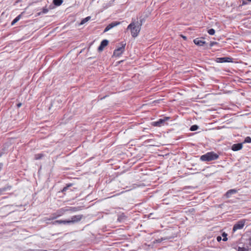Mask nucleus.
<instances>
[{"label":"nucleus","mask_w":251,"mask_h":251,"mask_svg":"<svg viewBox=\"0 0 251 251\" xmlns=\"http://www.w3.org/2000/svg\"><path fill=\"white\" fill-rule=\"evenodd\" d=\"M82 215H77L73 216L71 218V219L68 220L69 224H73L79 222L82 218Z\"/></svg>","instance_id":"423d86ee"},{"label":"nucleus","mask_w":251,"mask_h":251,"mask_svg":"<svg viewBox=\"0 0 251 251\" xmlns=\"http://www.w3.org/2000/svg\"><path fill=\"white\" fill-rule=\"evenodd\" d=\"M249 245L251 247V238H250L248 240Z\"/></svg>","instance_id":"c756f323"},{"label":"nucleus","mask_w":251,"mask_h":251,"mask_svg":"<svg viewBox=\"0 0 251 251\" xmlns=\"http://www.w3.org/2000/svg\"><path fill=\"white\" fill-rule=\"evenodd\" d=\"M215 31L214 29L211 28L208 30V33L210 35H214L215 34Z\"/></svg>","instance_id":"5701e85b"},{"label":"nucleus","mask_w":251,"mask_h":251,"mask_svg":"<svg viewBox=\"0 0 251 251\" xmlns=\"http://www.w3.org/2000/svg\"><path fill=\"white\" fill-rule=\"evenodd\" d=\"M199 126L196 125H193L192 126H191L189 130H190L191 131H195L197 130L199 128Z\"/></svg>","instance_id":"aec40b11"},{"label":"nucleus","mask_w":251,"mask_h":251,"mask_svg":"<svg viewBox=\"0 0 251 251\" xmlns=\"http://www.w3.org/2000/svg\"><path fill=\"white\" fill-rule=\"evenodd\" d=\"M217 44L216 42H211L210 44V47H212L214 44Z\"/></svg>","instance_id":"cd10ccee"},{"label":"nucleus","mask_w":251,"mask_h":251,"mask_svg":"<svg viewBox=\"0 0 251 251\" xmlns=\"http://www.w3.org/2000/svg\"><path fill=\"white\" fill-rule=\"evenodd\" d=\"M145 20L144 18L141 19L140 20V21H136V24H137L138 25H140V26L141 27V26L144 23Z\"/></svg>","instance_id":"412c9836"},{"label":"nucleus","mask_w":251,"mask_h":251,"mask_svg":"<svg viewBox=\"0 0 251 251\" xmlns=\"http://www.w3.org/2000/svg\"><path fill=\"white\" fill-rule=\"evenodd\" d=\"M21 18V14H20L17 17H16L12 22L11 25H14L15 23L18 22Z\"/></svg>","instance_id":"4468645a"},{"label":"nucleus","mask_w":251,"mask_h":251,"mask_svg":"<svg viewBox=\"0 0 251 251\" xmlns=\"http://www.w3.org/2000/svg\"><path fill=\"white\" fill-rule=\"evenodd\" d=\"M180 36H181V37H182L184 40H186V39H187V37H186V36H183V35H181Z\"/></svg>","instance_id":"7c9ffc66"},{"label":"nucleus","mask_w":251,"mask_h":251,"mask_svg":"<svg viewBox=\"0 0 251 251\" xmlns=\"http://www.w3.org/2000/svg\"><path fill=\"white\" fill-rule=\"evenodd\" d=\"M44 156V155L43 153L36 154L34 156V159L35 160H39L41 159Z\"/></svg>","instance_id":"f3484780"},{"label":"nucleus","mask_w":251,"mask_h":251,"mask_svg":"<svg viewBox=\"0 0 251 251\" xmlns=\"http://www.w3.org/2000/svg\"><path fill=\"white\" fill-rule=\"evenodd\" d=\"M237 251H251V250L249 249L248 248L239 247L237 249Z\"/></svg>","instance_id":"a211bd4d"},{"label":"nucleus","mask_w":251,"mask_h":251,"mask_svg":"<svg viewBox=\"0 0 251 251\" xmlns=\"http://www.w3.org/2000/svg\"><path fill=\"white\" fill-rule=\"evenodd\" d=\"M7 190L6 187L0 188V195L3 194V193Z\"/></svg>","instance_id":"393cba45"},{"label":"nucleus","mask_w":251,"mask_h":251,"mask_svg":"<svg viewBox=\"0 0 251 251\" xmlns=\"http://www.w3.org/2000/svg\"><path fill=\"white\" fill-rule=\"evenodd\" d=\"M193 210H194V208H192V209L189 210V212H190V211H193Z\"/></svg>","instance_id":"c9c22d12"},{"label":"nucleus","mask_w":251,"mask_h":251,"mask_svg":"<svg viewBox=\"0 0 251 251\" xmlns=\"http://www.w3.org/2000/svg\"><path fill=\"white\" fill-rule=\"evenodd\" d=\"M221 240H222V238H221V236H218V237H217V240L218 241H220Z\"/></svg>","instance_id":"c85d7f7f"},{"label":"nucleus","mask_w":251,"mask_h":251,"mask_svg":"<svg viewBox=\"0 0 251 251\" xmlns=\"http://www.w3.org/2000/svg\"><path fill=\"white\" fill-rule=\"evenodd\" d=\"M245 220H241L237 222L236 224H234L233 227V231L235 232L238 229H241L243 228L245 226Z\"/></svg>","instance_id":"39448f33"},{"label":"nucleus","mask_w":251,"mask_h":251,"mask_svg":"<svg viewBox=\"0 0 251 251\" xmlns=\"http://www.w3.org/2000/svg\"><path fill=\"white\" fill-rule=\"evenodd\" d=\"M126 43L124 42H122L121 43V47L117 48L114 50L113 52V55L115 56H120L125 51V47Z\"/></svg>","instance_id":"7ed1b4c3"},{"label":"nucleus","mask_w":251,"mask_h":251,"mask_svg":"<svg viewBox=\"0 0 251 251\" xmlns=\"http://www.w3.org/2000/svg\"><path fill=\"white\" fill-rule=\"evenodd\" d=\"M108 44V41L107 40H106V39L103 40L101 42L98 48V50L99 51H101L103 50L104 47H106V46H107Z\"/></svg>","instance_id":"1a4fd4ad"},{"label":"nucleus","mask_w":251,"mask_h":251,"mask_svg":"<svg viewBox=\"0 0 251 251\" xmlns=\"http://www.w3.org/2000/svg\"><path fill=\"white\" fill-rule=\"evenodd\" d=\"M60 215H57V216L55 217H53L52 218V219H55L56 218H57V217H58L59 216H60Z\"/></svg>","instance_id":"f704fd0d"},{"label":"nucleus","mask_w":251,"mask_h":251,"mask_svg":"<svg viewBox=\"0 0 251 251\" xmlns=\"http://www.w3.org/2000/svg\"><path fill=\"white\" fill-rule=\"evenodd\" d=\"M3 166L2 163H0V170L2 168Z\"/></svg>","instance_id":"72a5a7b5"},{"label":"nucleus","mask_w":251,"mask_h":251,"mask_svg":"<svg viewBox=\"0 0 251 251\" xmlns=\"http://www.w3.org/2000/svg\"><path fill=\"white\" fill-rule=\"evenodd\" d=\"M54 224H69V221L68 220H56L55 221L54 223Z\"/></svg>","instance_id":"ddd939ff"},{"label":"nucleus","mask_w":251,"mask_h":251,"mask_svg":"<svg viewBox=\"0 0 251 251\" xmlns=\"http://www.w3.org/2000/svg\"><path fill=\"white\" fill-rule=\"evenodd\" d=\"M91 19V17L88 16L86 17L85 18L82 20V21L80 22V25L84 24L85 23L87 22L90 19Z\"/></svg>","instance_id":"6ab92c4d"},{"label":"nucleus","mask_w":251,"mask_h":251,"mask_svg":"<svg viewBox=\"0 0 251 251\" xmlns=\"http://www.w3.org/2000/svg\"><path fill=\"white\" fill-rule=\"evenodd\" d=\"M170 119L169 117H165L163 118L160 119L158 121L152 123V125L155 126H161L164 125L165 122Z\"/></svg>","instance_id":"20e7f679"},{"label":"nucleus","mask_w":251,"mask_h":251,"mask_svg":"<svg viewBox=\"0 0 251 251\" xmlns=\"http://www.w3.org/2000/svg\"><path fill=\"white\" fill-rule=\"evenodd\" d=\"M63 2V0H53V3L56 6L60 5Z\"/></svg>","instance_id":"2eb2a0df"},{"label":"nucleus","mask_w":251,"mask_h":251,"mask_svg":"<svg viewBox=\"0 0 251 251\" xmlns=\"http://www.w3.org/2000/svg\"><path fill=\"white\" fill-rule=\"evenodd\" d=\"M21 105H22V103H18V104H17V107H20L21 106Z\"/></svg>","instance_id":"473e14b6"},{"label":"nucleus","mask_w":251,"mask_h":251,"mask_svg":"<svg viewBox=\"0 0 251 251\" xmlns=\"http://www.w3.org/2000/svg\"><path fill=\"white\" fill-rule=\"evenodd\" d=\"M46 251V250H44V251Z\"/></svg>","instance_id":"4c0bfd02"},{"label":"nucleus","mask_w":251,"mask_h":251,"mask_svg":"<svg viewBox=\"0 0 251 251\" xmlns=\"http://www.w3.org/2000/svg\"><path fill=\"white\" fill-rule=\"evenodd\" d=\"M219 156L217 153L213 151L208 152L201 155L200 159L202 161L209 162L212 160H215L219 158Z\"/></svg>","instance_id":"f03ea898"},{"label":"nucleus","mask_w":251,"mask_h":251,"mask_svg":"<svg viewBox=\"0 0 251 251\" xmlns=\"http://www.w3.org/2000/svg\"><path fill=\"white\" fill-rule=\"evenodd\" d=\"M222 236H223V237H224V238H223V240L224 241H227V238L226 237V236H227V234H226V233H225V232L223 233H222Z\"/></svg>","instance_id":"b1692460"},{"label":"nucleus","mask_w":251,"mask_h":251,"mask_svg":"<svg viewBox=\"0 0 251 251\" xmlns=\"http://www.w3.org/2000/svg\"><path fill=\"white\" fill-rule=\"evenodd\" d=\"M245 143H251V138L250 137H247L245 140Z\"/></svg>","instance_id":"a878e982"},{"label":"nucleus","mask_w":251,"mask_h":251,"mask_svg":"<svg viewBox=\"0 0 251 251\" xmlns=\"http://www.w3.org/2000/svg\"><path fill=\"white\" fill-rule=\"evenodd\" d=\"M237 192V191L236 189H230L226 192L225 194V196L228 198L231 196V195L235 194Z\"/></svg>","instance_id":"f8f14e48"},{"label":"nucleus","mask_w":251,"mask_h":251,"mask_svg":"<svg viewBox=\"0 0 251 251\" xmlns=\"http://www.w3.org/2000/svg\"><path fill=\"white\" fill-rule=\"evenodd\" d=\"M71 210L73 211H77L79 209L77 207H72Z\"/></svg>","instance_id":"bb28decb"},{"label":"nucleus","mask_w":251,"mask_h":251,"mask_svg":"<svg viewBox=\"0 0 251 251\" xmlns=\"http://www.w3.org/2000/svg\"><path fill=\"white\" fill-rule=\"evenodd\" d=\"M2 155V153H0V157Z\"/></svg>","instance_id":"e433bc0d"},{"label":"nucleus","mask_w":251,"mask_h":251,"mask_svg":"<svg viewBox=\"0 0 251 251\" xmlns=\"http://www.w3.org/2000/svg\"><path fill=\"white\" fill-rule=\"evenodd\" d=\"M243 147L242 143L234 144L231 147V149L233 151H238L240 150Z\"/></svg>","instance_id":"9d476101"},{"label":"nucleus","mask_w":251,"mask_h":251,"mask_svg":"<svg viewBox=\"0 0 251 251\" xmlns=\"http://www.w3.org/2000/svg\"><path fill=\"white\" fill-rule=\"evenodd\" d=\"M72 186V184H68L66 186L64 187L62 190V192H65L70 187Z\"/></svg>","instance_id":"4be33fe9"},{"label":"nucleus","mask_w":251,"mask_h":251,"mask_svg":"<svg viewBox=\"0 0 251 251\" xmlns=\"http://www.w3.org/2000/svg\"><path fill=\"white\" fill-rule=\"evenodd\" d=\"M48 11H49V9L45 7L42 9V10L41 12H40L38 13V15H40L42 14H46L48 12Z\"/></svg>","instance_id":"dca6fc26"},{"label":"nucleus","mask_w":251,"mask_h":251,"mask_svg":"<svg viewBox=\"0 0 251 251\" xmlns=\"http://www.w3.org/2000/svg\"><path fill=\"white\" fill-rule=\"evenodd\" d=\"M217 62L219 63L231 62L232 59L231 57H220L217 58Z\"/></svg>","instance_id":"6e6552de"},{"label":"nucleus","mask_w":251,"mask_h":251,"mask_svg":"<svg viewBox=\"0 0 251 251\" xmlns=\"http://www.w3.org/2000/svg\"><path fill=\"white\" fill-rule=\"evenodd\" d=\"M162 240H163V239L162 238V239H158V240H156V241H157V242H161V241H162Z\"/></svg>","instance_id":"2f4dec72"},{"label":"nucleus","mask_w":251,"mask_h":251,"mask_svg":"<svg viewBox=\"0 0 251 251\" xmlns=\"http://www.w3.org/2000/svg\"><path fill=\"white\" fill-rule=\"evenodd\" d=\"M141 28L140 25L136 24V21L132 19L131 23L127 26L126 29L130 30L131 36L135 38L138 35Z\"/></svg>","instance_id":"f257e3e1"},{"label":"nucleus","mask_w":251,"mask_h":251,"mask_svg":"<svg viewBox=\"0 0 251 251\" xmlns=\"http://www.w3.org/2000/svg\"><path fill=\"white\" fill-rule=\"evenodd\" d=\"M120 24V22H113L106 26L104 30V32H106L113 28L114 27Z\"/></svg>","instance_id":"0eeeda50"},{"label":"nucleus","mask_w":251,"mask_h":251,"mask_svg":"<svg viewBox=\"0 0 251 251\" xmlns=\"http://www.w3.org/2000/svg\"><path fill=\"white\" fill-rule=\"evenodd\" d=\"M194 43L196 45L199 46H203L206 44V42L205 41H203L202 40H201L199 38H197L194 39Z\"/></svg>","instance_id":"9b49d317"}]
</instances>
